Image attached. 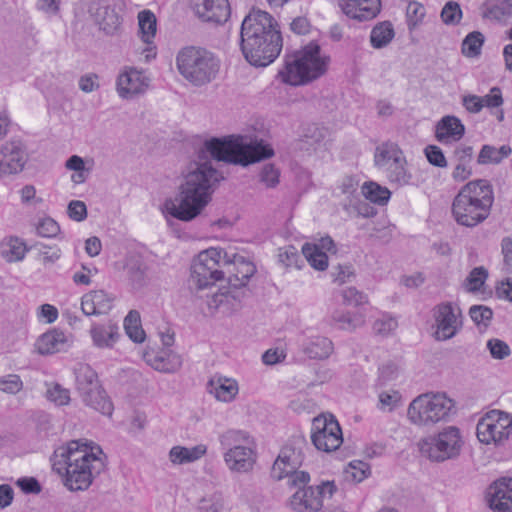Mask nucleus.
Wrapping results in <instances>:
<instances>
[{
  "instance_id": "nucleus-35",
  "label": "nucleus",
  "mask_w": 512,
  "mask_h": 512,
  "mask_svg": "<svg viewBox=\"0 0 512 512\" xmlns=\"http://www.w3.org/2000/svg\"><path fill=\"white\" fill-rule=\"evenodd\" d=\"M28 251L26 242L20 237L9 235L0 241V256L6 262H20Z\"/></svg>"
},
{
  "instance_id": "nucleus-51",
  "label": "nucleus",
  "mask_w": 512,
  "mask_h": 512,
  "mask_svg": "<svg viewBox=\"0 0 512 512\" xmlns=\"http://www.w3.org/2000/svg\"><path fill=\"white\" fill-rule=\"evenodd\" d=\"M426 9L424 5L419 2H409L406 9V23L409 31L415 30L419 27L425 18Z\"/></svg>"
},
{
  "instance_id": "nucleus-58",
  "label": "nucleus",
  "mask_w": 512,
  "mask_h": 512,
  "mask_svg": "<svg viewBox=\"0 0 512 512\" xmlns=\"http://www.w3.org/2000/svg\"><path fill=\"white\" fill-rule=\"evenodd\" d=\"M259 181L266 188H274L279 184L280 171L273 164H265L259 172Z\"/></svg>"
},
{
  "instance_id": "nucleus-21",
  "label": "nucleus",
  "mask_w": 512,
  "mask_h": 512,
  "mask_svg": "<svg viewBox=\"0 0 512 512\" xmlns=\"http://www.w3.org/2000/svg\"><path fill=\"white\" fill-rule=\"evenodd\" d=\"M193 8L196 16L204 22L222 24L230 17L228 0H194Z\"/></svg>"
},
{
  "instance_id": "nucleus-16",
  "label": "nucleus",
  "mask_w": 512,
  "mask_h": 512,
  "mask_svg": "<svg viewBox=\"0 0 512 512\" xmlns=\"http://www.w3.org/2000/svg\"><path fill=\"white\" fill-rule=\"evenodd\" d=\"M336 487L333 482H323L297 490L291 497L290 505L296 512H319L325 499L330 498Z\"/></svg>"
},
{
  "instance_id": "nucleus-17",
  "label": "nucleus",
  "mask_w": 512,
  "mask_h": 512,
  "mask_svg": "<svg viewBox=\"0 0 512 512\" xmlns=\"http://www.w3.org/2000/svg\"><path fill=\"white\" fill-rule=\"evenodd\" d=\"M150 82L151 79L144 70L124 67L116 78L115 88L121 99L133 100L148 91Z\"/></svg>"
},
{
  "instance_id": "nucleus-39",
  "label": "nucleus",
  "mask_w": 512,
  "mask_h": 512,
  "mask_svg": "<svg viewBox=\"0 0 512 512\" xmlns=\"http://www.w3.org/2000/svg\"><path fill=\"white\" fill-rule=\"evenodd\" d=\"M395 37L393 24L389 21L377 23L371 30L369 40L374 49L387 47Z\"/></svg>"
},
{
  "instance_id": "nucleus-26",
  "label": "nucleus",
  "mask_w": 512,
  "mask_h": 512,
  "mask_svg": "<svg viewBox=\"0 0 512 512\" xmlns=\"http://www.w3.org/2000/svg\"><path fill=\"white\" fill-rule=\"evenodd\" d=\"M73 343L72 336L59 329H52L42 334L36 341V349L42 355L54 354L67 350Z\"/></svg>"
},
{
  "instance_id": "nucleus-52",
  "label": "nucleus",
  "mask_w": 512,
  "mask_h": 512,
  "mask_svg": "<svg viewBox=\"0 0 512 512\" xmlns=\"http://www.w3.org/2000/svg\"><path fill=\"white\" fill-rule=\"evenodd\" d=\"M440 18L447 26H457L463 18V12L459 3L455 1H448L443 6Z\"/></svg>"
},
{
  "instance_id": "nucleus-59",
  "label": "nucleus",
  "mask_w": 512,
  "mask_h": 512,
  "mask_svg": "<svg viewBox=\"0 0 512 512\" xmlns=\"http://www.w3.org/2000/svg\"><path fill=\"white\" fill-rule=\"evenodd\" d=\"M469 316L477 326L487 327L492 319L493 311L484 305H474L469 309Z\"/></svg>"
},
{
  "instance_id": "nucleus-42",
  "label": "nucleus",
  "mask_w": 512,
  "mask_h": 512,
  "mask_svg": "<svg viewBox=\"0 0 512 512\" xmlns=\"http://www.w3.org/2000/svg\"><path fill=\"white\" fill-rule=\"evenodd\" d=\"M361 194L367 200L378 205H385L391 197V192L387 187L373 181L365 182L362 185Z\"/></svg>"
},
{
  "instance_id": "nucleus-15",
  "label": "nucleus",
  "mask_w": 512,
  "mask_h": 512,
  "mask_svg": "<svg viewBox=\"0 0 512 512\" xmlns=\"http://www.w3.org/2000/svg\"><path fill=\"white\" fill-rule=\"evenodd\" d=\"M311 441L317 450L326 453L340 448L343 443L342 429L332 414H321L313 419Z\"/></svg>"
},
{
  "instance_id": "nucleus-22",
  "label": "nucleus",
  "mask_w": 512,
  "mask_h": 512,
  "mask_svg": "<svg viewBox=\"0 0 512 512\" xmlns=\"http://www.w3.org/2000/svg\"><path fill=\"white\" fill-rule=\"evenodd\" d=\"M207 389L217 401L231 403L237 399L240 386L237 379L216 373L209 379Z\"/></svg>"
},
{
  "instance_id": "nucleus-37",
  "label": "nucleus",
  "mask_w": 512,
  "mask_h": 512,
  "mask_svg": "<svg viewBox=\"0 0 512 512\" xmlns=\"http://www.w3.org/2000/svg\"><path fill=\"white\" fill-rule=\"evenodd\" d=\"M332 322L340 329L354 331L365 324V316L360 312L335 309L331 312Z\"/></svg>"
},
{
  "instance_id": "nucleus-14",
  "label": "nucleus",
  "mask_w": 512,
  "mask_h": 512,
  "mask_svg": "<svg viewBox=\"0 0 512 512\" xmlns=\"http://www.w3.org/2000/svg\"><path fill=\"white\" fill-rule=\"evenodd\" d=\"M222 254V249L211 247L201 251L193 260L191 278L198 288H206L223 279L224 272L220 269L221 262L230 265V260L226 259V253L224 257Z\"/></svg>"
},
{
  "instance_id": "nucleus-25",
  "label": "nucleus",
  "mask_w": 512,
  "mask_h": 512,
  "mask_svg": "<svg viewBox=\"0 0 512 512\" xmlns=\"http://www.w3.org/2000/svg\"><path fill=\"white\" fill-rule=\"evenodd\" d=\"M138 35L140 39L147 45L144 50L146 61H150L156 56V47L154 38L157 31V19L155 14L150 10H143L138 13Z\"/></svg>"
},
{
  "instance_id": "nucleus-57",
  "label": "nucleus",
  "mask_w": 512,
  "mask_h": 512,
  "mask_svg": "<svg viewBox=\"0 0 512 512\" xmlns=\"http://www.w3.org/2000/svg\"><path fill=\"white\" fill-rule=\"evenodd\" d=\"M66 168L68 170L74 171L71 176V180L76 184L83 183L88 175V170L85 168L84 160L78 156L73 155L66 161Z\"/></svg>"
},
{
  "instance_id": "nucleus-62",
  "label": "nucleus",
  "mask_w": 512,
  "mask_h": 512,
  "mask_svg": "<svg viewBox=\"0 0 512 512\" xmlns=\"http://www.w3.org/2000/svg\"><path fill=\"white\" fill-rule=\"evenodd\" d=\"M480 100L482 104V109L500 108L504 103L502 91L497 86L492 87L488 94L480 96Z\"/></svg>"
},
{
  "instance_id": "nucleus-36",
  "label": "nucleus",
  "mask_w": 512,
  "mask_h": 512,
  "mask_svg": "<svg viewBox=\"0 0 512 512\" xmlns=\"http://www.w3.org/2000/svg\"><path fill=\"white\" fill-rule=\"evenodd\" d=\"M387 181L396 187H404L414 184L415 178L406 156H403L383 173Z\"/></svg>"
},
{
  "instance_id": "nucleus-38",
  "label": "nucleus",
  "mask_w": 512,
  "mask_h": 512,
  "mask_svg": "<svg viewBox=\"0 0 512 512\" xmlns=\"http://www.w3.org/2000/svg\"><path fill=\"white\" fill-rule=\"evenodd\" d=\"M377 392V408L382 412H393L403 403L402 393L395 388L375 386Z\"/></svg>"
},
{
  "instance_id": "nucleus-50",
  "label": "nucleus",
  "mask_w": 512,
  "mask_h": 512,
  "mask_svg": "<svg viewBox=\"0 0 512 512\" xmlns=\"http://www.w3.org/2000/svg\"><path fill=\"white\" fill-rule=\"evenodd\" d=\"M484 36L479 31L469 33L463 40L461 50L464 56L474 58L480 55Z\"/></svg>"
},
{
  "instance_id": "nucleus-44",
  "label": "nucleus",
  "mask_w": 512,
  "mask_h": 512,
  "mask_svg": "<svg viewBox=\"0 0 512 512\" xmlns=\"http://www.w3.org/2000/svg\"><path fill=\"white\" fill-rule=\"evenodd\" d=\"M210 310H215L223 314H229L237 307L235 297L228 291L215 293L208 301Z\"/></svg>"
},
{
  "instance_id": "nucleus-40",
  "label": "nucleus",
  "mask_w": 512,
  "mask_h": 512,
  "mask_svg": "<svg viewBox=\"0 0 512 512\" xmlns=\"http://www.w3.org/2000/svg\"><path fill=\"white\" fill-rule=\"evenodd\" d=\"M512 153V149L509 145H502L497 148L492 145H483L477 162L480 165H488V164H500L505 158H507Z\"/></svg>"
},
{
  "instance_id": "nucleus-60",
  "label": "nucleus",
  "mask_w": 512,
  "mask_h": 512,
  "mask_svg": "<svg viewBox=\"0 0 512 512\" xmlns=\"http://www.w3.org/2000/svg\"><path fill=\"white\" fill-rule=\"evenodd\" d=\"M342 303L346 306L359 307L368 302L367 296L354 287H347L341 291Z\"/></svg>"
},
{
  "instance_id": "nucleus-48",
  "label": "nucleus",
  "mask_w": 512,
  "mask_h": 512,
  "mask_svg": "<svg viewBox=\"0 0 512 512\" xmlns=\"http://www.w3.org/2000/svg\"><path fill=\"white\" fill-rule=\"evenodd\" d=\"M371 474L370 465L361 460H354L347 464L344 469L345 479L354 483H360Z\"/></svg>"
},
{
  "instance_id": "nucleus-46",
  "label": "nucleus",
  "mask_w": 512,
  "mask_h": 512,
  "mask_svg": "<svg viewBox=\"0 0 512 512\" xmlns=\"http://www.w3.org/2000/svg\"><path fill=\"white\" fill-rule=\"evenodd\" d=\"M124 269L128 280L133 287H140L145 277V266L142 260L137 256H130L126 259Z\"/></svg>"
},
{
  "instance_id": "nucleus-18",
  "label": "nucleus",
  "mask_w": 512,
  "mask_h": 512,
  "mask_svg": "<svg viewBox=\"0 0 512 512\" xmlns=\"http://www.w3.org/2000/svg\"><path fill=\"white\" fill-rule=\"evenodd\" d=\"M27 163L24 143L17 138L0 145V180L21 173Z\"/></svg>"
},
{
  "instance_id": "nucleus-54",
  "label": "nucleus",
  "mask_w": 512,
  "mask_h": 512,
  "mask_svg": "<svg viewBox=\"0 0 512 512\" xmlns=\"http://www.w3.org/2000/svg\"><path fill=\"white\" fill-rule=\"evenodd\" d=\"M46 398L56 406H65L70 403V391L58 383L47 384Z\"/></svg>"
},
{
  "instance_id": "nucleus-30",
  "label": "nucleus",
  "mask_w": 512,
  "mask_h": 512,
  "mask_svg": "<svg viewBox=\"0 0 512 512\" xmlns=\"http://www.w3.org/2000/svg\"><path fill=\"white\" fill-rule=\"evenodd\" d=\"M403 156L405 154L397 143L385 141L376 146L373 161L375 167L384 173Z\"/></svg>"
},
{
  "instance_id": "nucleus-49",
  "label": "nucleus",
  "mask_w": 512,
  "mask_h": 512,
  "mask_svg": "<svg viewBox=\"0 0 512 512\" xmlns=\"http://www.w3.org/2000/svg\"><path fill=\"white\" fill-rule=\"evenodd\" d=\"M122 22V16L116 11L115 8L106 7L100 21V28L106 34L113 35L121 29Z\"/></svg>"
},
{
  "instance_id": "nucleus-55",
  "label": "nucleus",
  "mask_w": 512,
  "mask_h": 512,
  "mask_svg": "<svg viewBox=\"0 0 512 512\" xmlns=\"http://www.w3.org/2000/svg\"><path fill=\"white\" fill-rule=\"evenodd\" d=\"M230 264L236 266L234 275L241 285H244L256 271L255 265L242 256L235 255Z\"/></svg>"
},
{
  "instance_id": "nucleus-31",
  "label": "nucleus",
  "mask_w": 512,
  "mask_h": 512,
  "mask_svg": "<svg viewBox=\"0 0 512 512\" xmlns=\"http://www.w3.org/2000/svg\"><path fill=\"white\" fill-rule=\"evenodd\" d=\"M480 10L483 19L505 25L512 18V0H485Z\"/></svg>"
},
{
  "instance_id": "nucleus-12",
  "label": "nucleus",
  "mask_w": 512,
  "mask_h": 512,
  "mask_svg": "<svg viewBox=\"0 0 512 512\" xmlns=\"http://www.w3.org/2000/svg\"><path fill=\"white\" fill-rule=\"evenodd\" d=\"M512 434V415L498 409L486 412L477 423L478 440L486 445L503 446Z\"/></svg>"
},
{
  "instance_id": "nucleus-10",
  "label": "nucleus",
  "mask_w": 512,
  "mask_h": 512,
  "mask_svg": "<svg viewBox=\"0 0 512 512\" xmlns=\"http://www.w3.org/2000/svg\"><path fill=\"white\" fill-rule=\"evenodd\" d=\"M75 387L85 405L110 416L113 404L102 389L96 372L87 364H78L74 370Z\"/></svg>"
},
{
  "instance_id": "nucleus-28",
  "label": "nucleus",
  "mask_w": 512,
  "mask_h": 512,
  "mask_svg": "<svg viewBox=\"0 0 512 512\" xmlns=\"http://www.w3.org/2000/svg\"><path fill=\"white\" fill-rule=\"evenodd\" d=\"M207 451L208 447L203 443L190 447L175 445L168 452V460L172 466L189 465L202 459Z\"/></svg>"
},
{
  "instance_id": "nucleus-33",
  "label": "nucleus",
  "mask_w": 512,
  "mask_h": 512,
  "mask_svg": "<svg viewBox=\"0 0 512 512\" xmlns=\"http://www.w3.org/2000/svg\"><path fill=\"white\" fill-rule=\"evenodd\" d=\"M489 277V271L484 266L474 267L462 282V288L465 292L486 299L491 292L486 289V281Z\"/></svg>"
},
{
  "instance_id": "nucleus-3",
  "label": "nucleus",
  "mask_w": 512,
  "mask_h": 512,
  "mask_svg": "<svg viewBox=\"0 0 512 512\" xmlns=\"http://www.w3.org/2000/svg\"><path fill=\"white\" fill-rule=\"evenodd\" d=\"M241 49L253 66L272 63L283 47L281 32L275 19L266 11L252 10L242 21Z\"/></svg>"
},
{
  "instance_id": "nucleus-20",
  "label": "nucleus",
  "mask_w": 512,
  "mask_h": 512,
  "mask_svg": "<svg viewBox=\"0 0 512 512\" xmlns=\"http://www.w3.org/2000/svg\"><path fill=\"white\" fill-rule=\"evenodd\" d=\"M487 502L494 512H512V478L502 477L487 490Z\"/></svg>"
},
{
  "instance_id": "nucleus-5",
  "label": "nucleus",
  "mask_w": 512,
  "mask_h": 512,
  "mask_svg": "<svg viewBox=\"0 0 512 512\" xmlns=\"http://www.w3.org/2000/svg\"><path fill=\"white\" fill-rule=\"evenodd\" d=\"M284 66L277 77L285 84L300 86L323 76L330 64V56L315 41L285 56Z\"/></svg>"
},
{
  "instance_id": "nucleus-7",
  "label": "nucleus",
  "mask_w": 512,
  "mask_h": 512,
  "mask_svg": "<svg viewBox=\"0 0 512 512\" xmlns=\"http://www.w3.org/2000/svg\"><path fill=\"white\" fill-rule=\"evenodd\" d=\"M456 413L455 401L445 392L430 391L413 398L406 411L407 421L420 429L447 422Z\"/></svg>"
},
{
  "instance_id": "nucleus-9",
  "label": "nucleus",
  "mask_w": 512,
  "mask_h": 512,
  "mask_svg": "<svg viewBox=\"0 0 512 512\" xmlns=\"http://www.w3.org/2000/svg\"><path fill=\"white\" fill-rule=\"evenodd\" d=\"M219 442L225 449L223 460L227 468L235 473H248L257 461L256 443L244 430L230 429L219 436Z\"/></svg>"
},
{
  "instance_id": "nucleus-13",
  "label": "nucleus",
  "mask_w": 512,
  "mask_h": 512,
  "mask_svg": "<svg viewBox=\"0 0 512 512\" xmlns=\"http://www.w3.org/2000/svg\"><path fill=\"white\" fill-rule=\"evenodd\" d=\"M463 327V315L458 304L441 302L431 310L430 331L436 341H447L455 337Z\"/></svg>"
},
{
  "instance_id": "nucleus-1",
  "label": "nucleus",
  "mask_w": 512,
  "mask_h": 512,
  "mask_svg": "<svg viewBox=\"0 0 512 512\" xmlns=\"http://www.w3.org/2000/svg\"><path fill=\"white\" fill-rule=\"evenodd\" d=\"M53 467L69 490L83 491L104 470L105 455L92 441L73 440L55 451Z\"/></svg>"
},
{
  "instance_id": "nucleus-19",
  "label": "nucleus",
  "mask_w": 512,
  "mask_h": 512,
  "mask_svg": "<svg viewBox=\"0 0 512 512\" xmlns=\"http://www.w3.org/2000/svg\"><path fill=\"white\" fill-rule=\"evenodd\" d=\"M303 441L285 445L272 467V476L277 480L285 478L302 465L304 460Z\"/></svg>"
},
{
  "instance_id": "nucleus-2",
  "label": "nucleus",
  "mask_w": 512,
  "mask_h": 512,
  "mask_svg": "<svg viewBox=\"0 0 512 512\" xmlns=\"http://www.w3.org/2000/svg\"><path fill=\"white\" fill-rule=\"evenodd\" d=\"M222 178L210 162L197 164L184 177L175 198H168L161 207L163 215L184 222L199 216L210 203L213 185Z\"/></svg>"
},
{
  "instance_id": "nucleus-45",
  "label": "nucleus",
  "mask_w": 512,
  "mask_h": 512,
  "mask_svg": "<svg viewBox=\"0 0 512 512\" xmlns=\"http://www.w3.org/2000/svg\"><path fill=\"white\" fill-rule=\"evenodd\" d=\"M124 328L128 337L136 342L142 343L146 334L141 326L140 314L138 311L132 310L124 319Z\"/></svg>"
},
{
  "instance_id": "nucleus-24",
  "label": "nucleus",
  "mask_w": 512,
  "mask_h": 512,
  "mask_svg": "<svg viewBox=\"0 0 512 512\" xmlns=\"http://www.w3.org/2000/svg\"><path fill=\"white\" fill-rule=\"evenodd\" d=\"M343 13L357 21L374 19L381 10L380 0H340Z\"/></svg>"
},
{
  "instance_id": "nucleus-4",
  "label": "nucleus",
  "mask_w": 512,
  "mask_h": 512,
  "mask_svg": "<svg viewBox=\"0 0 512 512\" xmlns=\"http://www.w3.org/2000/svg\"><path fill=\"white\" fill-rule=\"evenodd\" d=\"M494 189L487 179H476L463 185L452 202V216L457 224L473 228L490 215Z\"/></svg>"
},
{
  "instance_id": "nucleus-47",
  "label": "nucleus",
  "mask_w": 512,
  "mask_h": 512,
  "mask_svg": "<svg viewBox=\"0 0 512 512\" xmlns=\"http://www.w3.org/2000/svg\"><path fill=\"white\" fill-rule=\"evenodd\" d=\"M401 366L397 361L389 360L378 368V378L375 386H388L398 380L401 374Z\"/></svg>"
},
{
  "instance_id": "nucleus-56",
  "label": "nucleus",
  "mask_w": 512,
  "mask_h": 512,
  "mask_svg": "<svg viewBox=\"0 0 512 512\" xmlns=\"http://www.w3.org/2000/svg\"><path fill=\"white\" fill-rule=\"evenodd\" d=\"M398 321L388 313H382L373 323V331L382 337L389 336L396 330Z\"/></svg>"
},
{
  "instance_id": "nucleus-61",
  "label": "nucleus",
  "mask_w": 512,
  "mask_h": 512,
  "mask_svg": "<svg viewBox=\"0 0 512 512\" xmlns=\"http://www.w3.org/2000/svg\"><path fill=\"white\" fill-rule=\"evenodd\" d=\"M486 348L489 350L491 357L497 360L505 359L511 354L509 345L498 338L489 339Z\"/></svg>"
},
{
  "instance_id": "nucleus-64",
  "label": "nucleus",
  "mask_w": 512,
  "mask_h": 512,
  "mask_svg": "<svg viewBox=\"0 0 512 512\" xmlns=\"http://www.w3.org/2000/svg\"><path fill=\"white\" fill-rule=\"evenodd\" d=\"M224 507L223 499L220 494L210 495L200 502L201 512H220Z\"/></svg>"
},
{
  "instance_id": "nucleus-53",
  "label": "nucleus",
  "mask_w": 512,
  "mask_h": 512,
  "mask_svg": "<svg viewBox=\"0 0 512 512\" xmlns=\"http://www.w3.org/2000/svg\"><path fill=\"white\" fill-rule=\"evenodd\" d=\"M503 278L497 281L495 293L500 300L512 303V267L502 268Z\"/></svg>"
},
{
  "instance_id": "nucleus-32",
  "label": "nucleus",
  "mask_w": 512,
  "mask_h": 512,
  "mask_svg": "<svg viewBox=\"0 0 512 512\" xmlns=\"http://www.w3.org/2000/svg\"><path fill=\"white\" fill-rule=\"evenodd\" d=\"M300 346L310 359H326L334 350L332 341L322 335L307 336L301 340Z\"/></svg>"
},
{
  "instance_id": "nucleus-41",
  "label": "nucleus",
  "mask_w": 512,
  "mask_h": 512,
  "mask_svg": "<svg viewBox=\"0 0 512 512\" xmlns=\"http://www.w3.org/2000/svg\"><path fill=\"white\" fill-rule=\"evenodd\" d=\"M359 189V180L354 176H345L339 186L338 190L340 191V194L345 197V200L347 201L344 204L345 209H348L350 207L356 208L357 204L360 201V193L358 191Z\"/></svg>"
},
{
  "instance_id": "nucleus-29",
  "label": "nucleus",
  "mask_w": 512,
  "mask_h": 512,
  "mask_svg": "<svg viewBox=\"0 0 512 512\" xmlns=\"http://www.w3.org/2000/svg\"><path fill=\"white\" fill-rule=\"evenodd\" d=\"M113 304V298L104 290L90 291L82 296L81 309L87 316L107 313Z\"/></svg>"
},
{
  "instance_id": "nucleus-34",
  "label": "nucleus",
  "mask_w": 512,
  "mask_h": 512,
  "mask_svg": "<svg viewBox=\"0 0 512 512\" xmlns=\"http://www.w3.org/2000/svg\"><path fill=\"white\" fill-rule=\"evenodd\" d=\"M90 336L95 347L111 349L120 336L119 327L111 322L94 324L90 329Z\"/></svg>"
},
{
  "instance_id": "nucleus-11",
  "label": "nucleus",
  "mask_w": 512,
  "mask_h": 512,
  "mask_svg": "<svg viewBox=\"0 0 512 512\" xmlns=\"http://www.w3.org/2000/svg\"><path fill=\"white\" fill-rule=\"evenodd\" d=\"M462 445L460 429L456 426H447L436 435L423 439L419 443V449L423 456L441 462L457 456Z\"/></svg>"
},
{
  "instance_id": "nucleus-8",
  "label": "nucleus",
  "mask_w": 512,
  "mask_h": 512,
  "mask_svg": "<svg viewBox=\"0 0 512 512\" xmlns=\"http://www.w3.org/2000/svg\"><path fill=\"white\" fill-rule=\"evenodd\" d=\"M176 65L179 73L188 82L195 86H203L216 78L220 60L205 48L187 46L178 52Z\"/></svg>"
},
{
  "instance_id": "nucleus-6",
  "label": "nucleus",
  "mask_w": 512,
  "mask_h": 512,
  "mask_svg": "<svg viewBox=\"0 0 512 512\" xmlns=\"http://www.w3.org/2000/svg\"><path fill=\"white\" fill-rule=\"evenodd\" d=\"M205 148L215 160L242 166L270 158L274 154L265 142H252L241 135L213 138L205 143Z\"/></svg>"
},
{
  "instance_id": "nucleus-63",
  "label": "nucleus",
  "mask_w": 512,
  "mask_h": 512,
  "mask_svg": "<svg viewBox=\"0 0 512 512\" xmlns=\"http://www.w3.org/2000/svg\"><path fill=\"white\" fill-rule=\"evenodd\" d=\"M290 30L297 35L319 34V31L303 16L296 17L291 21Z\"/></svg>"
},
{
  "instance_id": "nucleus-23",
  "label": "nucleus",
  "mask_w": 512,
  "mask_h": 512,
  "mask_svg": "<svg viewBox=\"0 0 512 512\" xmlns=\"http://www.w3.org/2000/svg\"><path fill=\"white\" fill-rule=\"evenodd\" d=\"M143 359L147 365L162 373H175L182 366V357L172 349L145 351Z\"/></svg>"
},
{
  "instance_id": "nucleus-27",
  "label": "nucleus",
  "mask_w": 512,
  "mask_h": 512,
  "mask_svg": "<svg viewBox=\"0 0 512 512\" xmlns=\"http://www.w3.org/2000/svg\"><path fill=\"white\" fill-rule=\"evenodd\" d=\"M465 134V126L462 121L453 115L442 117L436 124L435 137L445 145L455 143Z\"/></svg>"
},
{
  "instance_id": "nucleus-43",
  "label": "nucleus",
  "mask_w": 512,
  "mask_h": 512,
  "mask_svg": "<svg viewBox=\"0 0 512 512\" xmlns=\"http://www.w3.org/2000/svg\"><path fill=\"white\" fill-rule=\"evenodd\" d=\"M302 253L309 264L316 270L324 271L328 267V256L319 245L306 243L302 247Z\"/></svg>"
}]
</instances>
